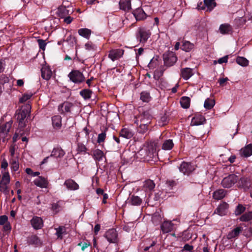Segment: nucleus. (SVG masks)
<instances>
[{"instance_id": "nucleus-1", "label": "nucleus", "mask_w": 252, "mask_h": 252, "mask_svg": "<svg viewBox=\"0 0 252 252\" xmlns=\"http://www.w3.org/2000/svg\"><path fill=\"white\" fill-rule=\"evenodd\" d=\"M10 177L8 171L2 172V177L0 181V191L5 194L9 192V185Z\"/></svg>"}, {"instance_id": "nucleus-2", "label": "nucleus", "mask_w": 252, "mask_h": 252, "mask_svg": "<svg viewBox=\"0 0 252 252\" xmlns=\"http://www.w3.org/2000/svg\"><path fill=\"white\" fill-rule=\"evenodd\" d=\"M104 236L110 243L117 244L119 241L118 232L114 228L107 230Z\"/></svg>"}, {"instance_id": "nucleus-3", "label": "nucleus", "mask_w": 252, "mask_h": 252, "mask_svg": "<svg viewBox=\"0 0 252 252\" xmlns=\"http://www.w3.org/2000/svg\"><path fill=\"white\" fill-rule=\"evenodd\" d=\"M70 80L75 84H80L85 81V78L82 72L78 70H73L68 75Z\"/></svg>"}, {"instance_id": "nucleus-4", "label": "nucleus", "mask_w": 252, "mask_h": 252, "mask_svg": "<svg viewBox=\"0 0 252 252\" xmlns=\"http://www.w3.org/2000/svg\"><path fill=\"white\" fill-rule=\"evenodd\" d=\"M137 158L140 159L149 160L148 158H151L153 156V152L150 149V148L147 146H144L136 154Z\"/></svg>"}, {"instance_id": "nucleus-5", "label": "nucleus", "mask_w": 252, "mask_h": 252, "mask_svg": "<svg viewBox=\"0 0 252 252\" xmlns=\"http://www.w3.org/2000/svg\"><path fill=\"white\" fill-rule=\"evenodd\" d=\"M238 177L235 174H231L223 178L221 185L225 188L232 187L238 180Z\"/></svg>"}, {"instance_id": "nucleus-6", "label": "nucleus", "mask_w": 252, "mask_h": 252, "mask_svg": "<svg viewBox=\"0 0 252 252\" xmlns=\"http://www.w3.org/2000/svg\"><path fill=\"white\" fill-rule=\"evenodd\" d=\"M164 64L168 66L173 65L177 62V58L172 52H167L163 55Z\"/></svg>"}, {"instance_id": "nucleus-7", "label": "nucleus", "mask_w": 252, "mask_h": 252, "mask_svg": "<svg viewBox=\"0 0 252 252\" xmlns=\"http://www.w3.org/2000/svg\"><path fill=\"white\" fill-rule=\"evenodd\" d=\"M151 35V32L149 30H147L144 28L139 29L137 33V39L141 43H145Z\"/></svg>"}, {"instance_id": "nucleus-8", "label": "nucleus", "mask_w": 252, "mask_h": 252, "mask_svg": "<svg viewBox=\"0 0 252 252\" xmlns=\"http://www.w3.org/2000/svg\"><path fill=\"white\" fill-rule=\"evenodd\" d=\"M216 6L215 0H204V4L202 2L198 4L197 8L198 9H204L207 11H211Z\"/></svg>"}, {"instance_id": "nucleus-9", "label": "nucleus", "mask_w": 252, "mask_h": 252, "mask_svg": "<svg viewBox=\"0 0 252 252\" xmlns=\"http://www.w3.org/2000/svg\"><path fill=\"white\" fill-rule=\"evenodd\" d=\"M31 106L29 104H26L23 107L21 111L17 114V120L20 123L22 121L28 116L31 112Z\"/></svg>"}, {"instance_id": "nucleus-10", "label": "nucleus", "mask_w": 252, "mask_h": 252, "mask_svg": "<svg viewBox=\"0 0 252 252\" xmlns=\"http://www.w3.org/2000/svg\"><path fill=\"white\" fill-rule=\"evenodd\" d=\"M251 181L248 178L243 177L238 182V188L243 189L245 191L248 190L251 188Z\"/></svg>"}, {"instance_id": "nucleus-11", "label": "nucleus", "mask_w": 252, "mask_h": 252, "mask_svg": "<svg viewBox=\"0 0 252 252\" xmlns=\"http://www.w3.org/2000/svg\"><path fill=\"white\" fill-rule=\"evenodd\" d=\"M194 169V165H192L191 163L186 162H182L179 167L180 171L184 175H189L193 171Z\"/></svg>"}, {"instance_id": "nucleus-12", "label": "nucleus", "mask_w": 252, "mask_h": 252, "mask_svg": "<svg viewBox=\"0 0 252 252\" xmlns=\"http://www.w3.org/2000/svg\"><path fill=\"white\" fill-rule=\"evenodd\" d=\"M136 153L129 150L125 151L122 155V158L126 163H131L135 159Z\"/></svg>"}, {"instance_id": "nucleus-13", "label": "nucleus", "mask_w": 252, "mask_h": 252, "mask_svg": "<svg viewBox=\"0 0 252 252\" xmlns=\"http://www.w3.org/2000/svg\"><path fill=\"white\" fill-rule=\"evenodd\" d=\"M65 44L64 46V51H69L73 49V47L76 44L77 41L74 36L69 35L65 40Z\"/></svg>"}, {"instance_id": "nucleus-14", "label": "nucleus", "mask_w": 252, "mask_h": 252, "mask_svg": "<svg viewBox=\"0 0 252 252\" xmlns=\"http://www.w3.org/2000/svg\"><path fill=\"white\" fill-rule=\"evenodd\" d=\"M12 121H10L0 126V137L4 138L9 132L11 127Z\"/></svg>"}, {"instance_id": "nucleus-15", "label": "nucleus", "mask_w": 252, "mask_h": 252, "mask_svg": "<svg viewBox=\"0 0 252 252\" xmlns=\"http://www.w3.org/2000/svg\"><path fill=\"white\" fill-rule=\"evenodd\" d=\"M124 54V51L122 49H112L110 51L108 57L112 61H115L120 58Z\"/></svg>"}, {"instance_id": "nucleus-16", "label": "nucleus", "mask_w": 252, "mask_h": 252, "mask_svg": "<svg viewBox=\"0 0 252 252\" xmlns=\"http://www.w3.org/2000/svg\"><path fill=\"white\" fill-rule=\"evenodd\" d=\"M228 204L225 202L220 204L214 212V214H217L222 216L226 215L228 211Z\"/></svg>"}, {"instance_id": "nucleus-17", "label": "nucleus", "mask_w": 252, "mask_h": 252, "mask_svg": "<svg viewBox=\"0 0 252 252\" xmlns=\"http://www.w3.org/2000/svg\"><path fill=\"white\" fill-rule=\"evenodd\" d=\"M57 12L59 16L61 18H63L71 14L73 12V9L71 7L61 6L58 8Z\"/></svg>"}, {"instance_id": "nucleus-18", "label": "nucleus", "mask_w": 252, "mask_h": 252, "mask_svg": "<svg viewBox=\"0 0 252 252\" xmlns=\"http://www.w3.org/2000/svg\"><path fill=\"white\" fill-rule=\"evenodd\" d=\"M73 106L72 103L69 102H64L58 106V110L61 114H65L70 112Z\"/></svg>"}, {"instance_id": "nucleus-19", "label": "nucleus", "mask_w": 252, "mask_h": 252, "mask_svg": "<svg viewBox=\"0 0 252 252\" xmlns=\"http://www.w3.org/2000/svg\"><path fill=\"white\" fill-rule=\"evenodd\" d=\"M32 226L35 229H41L43 226V222L42 219L40 217L37 216L33 217L31 220Z\"/></svg>"}, {"instance_id": "nucleus-20", "label": "nucleus", "mask_w": 252, "mask_h": 252, "mask_svg": "<svg viewBox=\"0 0 252 252\" xmlns=\"http://www.w3.org/2000/svg\"><path fill=\"white\" fill-rule=\"evenodd\" d=\"M160 227L163 233H166L171 232L174 229V225L171 221H164Z\"/></svg>"}, {"instance_id": "nucleus-21", "label": "nucleus", "mask_w": 252, "mask_h": 252, "mask_svg": "<svg viewBox=\"0 0 252 252\" xmlns=\"http://www.w3.org/2000/svg\"><path fill=\"white\" fill-rule=\"evenodd\" d=\"M34 184L41 188H46L48 185V182L46 178L39 176L33 181Z\"/></svg>"}, {"instance_id": "nucleus-22", "label": "nucleus", "mask_w": 252, "mask_h": 252, "mask_svg": "<svg viewBox=\"0 0 252 252\" xmlns=\"http://www.w3.org/2000/svg\"><path fill=\"white\" fill-rule=\"evenodd\" d=\"M240 155L242 157L247 158L252 155V144H249L240 151Z\"/></svg>"}, {"instance_id": "nucleus-23", "label": "nucleus", "mask_w": 252, "mask_h": 252, "mask_svg": "<svg viewBox=\"0 0 252 252\" xmlns=\"http://www.w3.org/2000/svg\"><path fill=\"white\" fill-rule=\"evenodd\" d=\"M41 71V76L44 79L48 80L51 78L52 72L49 67L46 66L42 67Z\"/></svg>"}, {"instance_id": "nucleus-24", "label": "nucleus", "mask_w": 252, "mask_h": 252, "mask_svg": "<svg viewBox=\"0 0 252 252\" xmlns=\"http://www.w3.org/2000/svg\"><path fill=\"white\" fill-rule=\"evenodd\" d=\"M151 116L147 113H144L139 117L138 120L139 124L141 125L145 124L146 126H148L151 123Z\"/></svg>"}, {"instance_id": "nucleus-25", "label": "nucleus", "mask_w": 252, "mask_h": 252, "mask_svg": "<svg viewBox=\"0 0 252 252\" xmlns=\"http://www.w3.org/2000/svg\"><path fill=\"white\" fill-rule=\"evenodd\" d=\"M64 185L68 189L71 190H77L79 189V185L72 179L66 180L64 183Z\"/></svg>"}, {"instance_id": "nucleus-26", "label": "nucleus", "mask_w": 252, "mask_h": 252, "mask_svg": "<svg viewBox=\"0 0 252 252\" xmlns=\"http://www.w3.org/2000/svg\"><path fill=\"white\" fill-rule=\"evenodd\" d=\"M181 76L185 80H188L193 75V69L190 68L186 67L181 70Z\"/></svg>"}, {"instance_id": "nucleus-27", "label": "nucleus", "mask_w": 252, "mask_h": 252, "mask_svg": "<svg viewBox=\"0 0 252 252\" xmlns=\"http://www.w3.org/2000/svg\"><path fill=\"white\" fill-rule=\"evenodd\" d=\"M133 15L137 21L142 20L146 19V14L141 8H137L133 12Z\"/></svg>"}, {"instance_id": "nucleus-28", "label": "nucleus", "mask_w": 252, "mask_h": 252, "mask_svg": "<svg viewBox=\"0 0 252 252\" xmlns=\"http://www.w3.org/2000/svg\"><path fill=\"white\" fill-rule=\"evenodd\" d=\"M205 122V118L201 115L196 116L191 121V126H198L203 124Z\"/></svg>"}, {"instance_id": "nucleus-29", "label": "nucleus", "mask_w": 252, "mask_h": 252, "mask_svg": "<svg viewBox=\"0 0 252 252\" xmlns=\"http://www.w3.org/2000/svg\"><path fill=\"white\" fill-rule=\"evenodd\" d=\"M27 242L29 245H33L35 246H39L42 244L39 238L34 235L29 236L27 239Z\"/></svg>"}, {"instance_id": "nucleus-30", "label": "nucleus", "mask_w": 252, "mask_h": 252, "mask_svg": "<svg viewBox=\"0 0 252 252\" xmlns=\"http://www.w3.org/2000/svg\"><path fill=\"white\" fill-rule=\"evenodd\" d=\"M52 125L55 129H59L62 126V118L60 116H54L52 118Z\"/></svg>"}, {"instance_id": "nucleus-31", "label": "nucleus", "mask_w": 252, "mask_h": 252, "mask_svg": "<svg viewBox=\"0 0 252 252\" xmlns=\"http://www.w3.org/2000/svg\"><path fill=\"white\" fill-rule=\"evenodd\" d=\"M12 171H17L19 168V160L17 157L10 158L9 161Z\"/></svg>"}, {"instance_id": "nucleus-32", "label": "nucleus", "mask_w": 252, "mask_h": 252, "mask_svg": "<svg viewBox=\"0 0 252 252\" xmlns=\"http://www.w3.org/2000/svg\"><path fill=\"white\" fill-rule=\"evenodd\" d=\"M219 30L221 34H230L232 32V28L228 24H223L220 25Z\"/></svg>"}, {"instance_id": "nucleus-33", "label": "nucleus", "mask_w": 252, "mask_h": 252, "mask_svg": "<svg viewBox=\"0 0 252 252\" xmlns=\"http://www.w3.org/2000/svg\"><path fill=\"white\" fill-rule=\"evenodd\" d=\"M155 187V184L151 180H146L144 183L143 188L145 191H150L154 189Z\"/></svg>"}, {"instance_id": "nucleus-34", "label": "nucleus", "mask_w": 252, "mask_h": 252, "mask_svg": "<svg viewBox=\"0 0 252 252\" xmlns=\"http://www.w3.org/2000/svg\"><path fill=\"white\" fill-rule=\"evenodd\" d=\"M128 201L132 205L139 206L142 203V200L139 196L132 195L128 199Z\"/></svg>"}, {"instance_id": "nucleus-35", "label": "nucleus", "mask_w": 252, "mask_h": 252, "mask_svg": "<svg viewBox=\"0 0 252 252\" xmlns=\"http://www.w3.org/2000/svg\"><path fill=\"white\" fill-rule=\"evenodd\" d=\"M65 154L64 151L61 148H54L50 155V157H55L56 158H61Z\"/></svg>"}, {"instance_id": "nucleus-36", "label": "nucleus", "mask_w": 252, "mask_h": 252, "mask_svg": "<svg viewBox=\"0 0 252 252\" xmlns=\"http://www.w3.org/2000/svg\"><path fill=\"white\" fill-rule=\"evenodd\" d=\"M226 194V191L223 189H219L214 192L213 197L216 200L222 199Z\"/></svg>"}, {"instance_id": "nucleus-37", "label": "nucleus", "mask_w": 252, "mask_h": 252, "mask_svg": "<svg viewBox=\"0 0 252 252\" xmlns=\"http://www.w3.org/2000/svg\"><path fill=\"white\" fill-rule=\"evenodd\" d=\"M93 156L95 160L99 161L102 160L105 158L103 152L98 149L94 151Z\"/></svg>"}, {"instance_id": "nucleus-38", "label": "nucleus", "mask_w": 252, "mask_h": 252, "mask_svg": "<svg viewBox=\"0 0 252 252\" xmlns=\"http://www.w3.org/2000/svg\"><path fill=\"white\" fill-rule=\"evenodd\" d=\"M242 231V228L241 227H237L235 229H233L231 231H230L227 235V238L228 239H231L235 238L237 237L240 233Z\"/></svg>"}, {"instance_id": "nucleus-39", "label": "nucleus", "mask_w": 252, "mask_h": 252, "mask_svg": "<svg viewBox=\"0 0 252 252\" xmlns=\"http://www.w3.org/2000/svg\"><path fill=\"white\" fill-rule=\"evenodd\" d=\"M78 33L80 36L88 39L91 36L92 31L87 28H82L78 30Z\"/></svg>"}, {"instance_id": "nucleus-40", "label": "nucleus", "mask_w": 252, "mask_h": 252, "mask_svg": "<svg viewBox=\"0 0 252 252\" xmlns=\"http://www.w3.org/2000/svg\"><path fill=\"white\" fill-rule=\"evenodd\" d=\"M120 134L121 137H124L126 139H130L133 135L132 131L126 128H123L121 130Z\"/></svg>"}, {"instance_id": "nucleus-41", "label": "nucleus", "mask_w": 252, "mask_h": 252, "mask_svg": "<svg viewBox=\"0 0 252 252\" xmlns=\"http://www.w3.org/2000/svg\"><path fill=\"white\" fill-rule=\"evenodd\" d=\"M120 8L124 11H128L131 9L130 0H121L119 2Z\"/></svg>"}, {"instance_id": "nucleus-42", "label": "nucleus", "mask_w": 252, "mask_h": 252, "mask_svg": "<svg viewBox=\"0 0 252 252\" xmlns=\"http://www.w3.org/2000/svg\"><path fill=\"white\" fill-rule=\"evenodd\" d=\"M174 146V143L172 140L168 139L165 140L162 146V149L164 150H170Z\"/></svg>"}, {"instance_id": "nucleus-43", "label": "nucleus", "mask_w": 252, "mask_h": 252, "mask_svg": "<svg viewBox=\"0 0 252 252\" xmlns=\"http://www.w3.org/2000/svg\"><path fill=\"white\" fill-rule=\"evenodd\" d=\"M134 123L138 126L137 130L139 133H145L148 131V126H146L145 124L141 125L139 124L138 120H136Z\"/></svg>"}, {"instance_id": "nucleus-44", "label": "nucleus", "mask_w": 252, "mask_h": 252, "mask_svg": "<svg viewBox=\"0 0 252 252\" xmlns=\"http://www.w3.org/2000/svg\"><path fill=\"white\" fill-rule=\"evenodd\" d=\"M180 103L184 108H188L190 105V98L187 96H183L181 98Z\"/></svg>"}, {"instance_id": "nucleus-45", "label": "nucleus", "mask_w": 252, "mask_h": 252, "mask_svg": "<svg viewBox=\"0 0 252 252\" xmlns=\"http://www.w3.org/2000/svg\"><path fill=\"white\" fill-rule=\"evenodd\" d=\"M93 92L89 89H84L80 92V94L85 99H88L91 98Z\"/></svg>"}, {"instance_id": "nucleus-46", "label": "nucleus", "mask_w": 252, "mask_h": 252, "mask_svg": "<svg viewBox=\"0 0 252 252\" xmlns=\"http://www.w3.org/2000/svg\"><path fill=\"white\" fill-rule=\"evenodd\" d=\"M215 104L214 99L208 98L205 100L204 106L207 109H211L214 106Z\"/></svg>"}, {"instance_id": "nucleus-47", "label": "nucleus", "mask_w": 252, "mask_h": 252, "mask_svg": "<svg viewBox=\"0 0 252 252\" xmlns=\"http://www.w3.org/2000/svg\"><path fill=\"white\" fill-rule=\"evenodd\" d=\"M236 62L238 64L242 66H247L249 64V61L243 57H238L236 59Z\"/></svg>"}, {"instance_id": "nucleus-48", "label": "nucleus", "mask_w": 252, "mask_h": 252, "mask_svg": "<svg viewBox=\"0 0 252 252\" xmlns=\"http://www.w3.org/2000/svg\"><path fill=\"white\" fill-rule=\"evenodd\" d=\"M239 220L241 221H248L252 220V212L246 213L242 215Z\"/></svg>"}, {"instance_id": "nucleus-49", "label": "nucleus", "mask_w": 252, "mask_h": 252, "mask_svg": "<svg viewBox=\"0 0 252 252\" xmlns=\"http://www.w3.org/2000/svg\"><path fill=\"white\" fill-rule=\"evenodd\" d=\"M194 47V45L189 41H186L184 42L182 48L186 52H189Z\"/></svg>"}, {"instance_id": "nucleus-50", "label": "nucleus", "mask_w": 252, "mask_h": 252, "mask_svg": "<svg viewBox=\"0 0 252 252\" xmlns=\"http://www.w3.org/2000/svg\"><path fill=\"white\" fill-rule=\"evenodd\" d=\"M140 99L143 102H148L151 100V97L149 93L147 92H142L141 93Z\"/></svg>"}, {"instance_id": "nucleus-51", "label": "nucleus", "mask_w": 252, "mask_h": 252, "mask_svg": "<svg viewBox=\"0 0 252 252\" xmlns=\"http://www.w3.org/2000/svg\"><path fill=\"white\" fill-rule=\"evenodd\" d=\"M56 235L58 238L62 239L64 234H65V229L64 226H60L56 228Z\"/></svg>"}, {"instance_id": "nucleus-52", "label": "nucleus", "mask_w": 252, "mask_h": 252, "mask_svg": "<svg viewBox=\"0 0 252 252\" xmlns=\"http://www.w3.org/2000/svg\"><path fill=\"white\" fill-rule=\"evenodd\" d=\"M33 95L32 93L24 94L21 97L19 98V102L24 103L29 100Z\"/></svg>"}, {"instance_id": "nucleus-53", "label": "nucleus", "mask_w": 252, "mask_h": 252, "mask_svg": "<svg viewBox=\"0 0 252 252\" xmlns=\"http://www.w3.org/2000/svg\"><path fill=\"white\" fill-rule=\"evenodd\" d=\"M85 49L88 51H94L96 49L95 45L91 42H88L85 44Z\"/></svg>"}, {"instance_id": "nucleus-54", "label": "nucleus", "mask_w": 252, "mask_h": 252, "mask_svg": "<svg viewBox=\"0 0 252 252\" xmlns=\"http://www.w3.org/2000/svg\"><path fill=\"white\" fill-rule=\"evenodd\" d=\"M246 209V208L241 204H239L236 208L235 211V214L236 216L240 215L243 213Z\"/></svg>"}, {"instance_id": "nucleus-55", "label": "nucleus", "mask_w": 252, "mask_h": 252, "mask_svg": "<svg viewBox=\"0 0 252 252\" xmlns=\"http://www.w3.org/2000/svg\"><path fill=\"white\" fill-rule=\"evenodd\" d=\"M61 201H58L57 203H53L52 204V210L53 211H54L56 213L59 212L61 209Z\"/></svg>"}, {"instance_id": "nucleus-56", "label": "nucleus", "mask_w": 252, "mask_h": 252, "mask_svg": "<svg viewBox=\"0 0 252 252\" xmlns=\"http://www.w3.org/2000/svg\"><path fill=\"white\" fill-rule=\"evenodd\" d=\"M87 150V149L84 144L82 143L78 144L77 151L78 153L85 154H86Z\"/></svg>"}, {"instance_id": "nucleus-57", "label": "nucleus", "mask_w": 252, "mask_h": 252, "mask_svg": "<svg viewBox=\"0 0 252 252\" xmlns=\"http://www.w3.org/2000/svg\"><path fill=\"white\" fill-rule=\"evenodd\" d=\"M228 55L225 56L222 58H220L218 60V61H214V64H216L217 63L220 64H222L223 63H226L228 61Z\"/></svg>"}, {"instance_id": "nucleus-58", "label": "nucleus", "mask_w": 252, "mask_h": 252, "mask_svg": "<svg viewBox=\"0 0 252 252\" xmlns=\"http://www.w3.org/2000/svg\"><path fill=\"white\" fill-rule=\"evenodd\" d=\"M106 138V133L102 132L98 134L97 141L98 143L104 142Z\"/></svg>"}, {"instance_id": "nucleus-59", "label": "nucleus", "mask_w": 252, "mask_h": 252, "mask_svg": "<svg viewBox=\"0 0 252 252\" xmlns=\"http://www.w3.org/2000/svg\"><path fill=\"white\" fill-rule=\"evenodd\" d=\"M39 48L42 50H44L46 46L45 41L43 39H38L37 40Z\"/></svg>"}, {"instance_id": "nucleus-60", "label": "nucleus", "mask_w": 252, "mask_h": 252, "mask_svg": "<svg viewBox=\"0 0 252 252\" xmlns=\"http://www.w3.org/2000/svg\"><path fill=\"white\" fill-rule=\"evenodd\" d=\"M78 246L81 247V250L82 251H84L87 248L90 246V243L88 242L85 241L79 243Z\"/></svg>"}, {"instance_id": "nucleus-61", "label": "nucleus", "mask_w": 252, "mask_h": 252, "mask_svg": "<svg viewBox=\"0 0 252 252\" xmlns=\"http://www.w3.org/2000/svg\"><path fill=\"white\" fill-rule=\"evenodd\" d=\"M8 163L5 159H3L1 162V167L2 169H3L4 172L7 171V167Z\"/></svg>"}, {"instance_id": "nucleus-62", "label": "nucleus", "mask_w": 252, "mask_h": 252, "mask_svg": "<svg viewBox=\"0 0 252 252\" xmlns=\"http://www.w3.org/2000/svg\"><path fill=\"white\" fill-rule=\"evenodd\" d=\"M157 64V60L152 59L148 64V66L150 68H154Z\"/></svg>"}, {"instance_id": "nucleus-63", "label": "nucleus", "mask_w": 252, "mask_h": 252, "mask_svg": "<svg viewBox=\"0 0 252 252\" xmlns=\"http://www.w3.org/2000/svg\"><path fill=\"white\" fill-rule=\"evenodd\" d=\"M63 19L64 22L67 24H70L73 20V18L71 17L69 15L63 17Z\"/></svg>"}, {"instance_id": "nucleus-64", "label": "nucleus", "mask_w": 252, "mask_h": 252, "mask_svg": "<svg viewBox=\"0 0 252 252\" xmlns=\"http://www.w3.org/2000/svg\"><path fill=\"white\" fill-rule=\"evenodd\" d=\"M193 247L192 246L189 244H186L183 248V250L191 252L193 250Z\"/></svg>"}]
</instances>
